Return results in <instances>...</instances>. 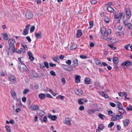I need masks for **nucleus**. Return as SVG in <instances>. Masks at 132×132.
<instances>
[{
  "instance_id": "7",
  "label": "nucleus",
  "mask_w": 132,
  "mask_h": 132,
  "mask_svg": "<svg viewBox=\"0 0 132 132\" xmlns=\"http://www.w3.org/2000/svg\"><path fill=\"white\" fill-rule=\"evenodd\" d=\"M126 15L127 18H129L131 16V13L129 9L128 8H127L125 10Z\"/></svg>"
},
{
  "instance_id": "14",
  "label": "nucleus",
  "mask_w": 132,
  "mask_h": 132,
  "mask_svg": "<svg viewBox=\"0 0 132 132\" xmlns=\"http://www.w3.org/2000/svg\"><path fill=\"white\" fill-rule=\"evenodd\" d=\"M73 63H74L73 66L74 67H76L78 66V60L76 59H74L72 61Z\"/></svg>"
},
{
  "instance_id": "64",
  "label": "nucleus",
  "mask_w": 132,
  "mask_h": 132,
  "mask_svg": "<svg viewBox=\"0 0 132 132\" xmlns=\"http://www.w3.org/2000/svg\"><path fill=\"white\" fill-rule=\"evenodd\" d=\"M40 68L41 69H45V67L43 65H42L41 64H40Z\"/></svg>"
},
{
  "instance_id": "32",
  "label": "nucleus",
  "mask_w": 132,
  "mask_h": 132,
  "mask_svg": "<svg viewBox=\"0 0 132 132\" xmlns=\"http://www.w3.org/2000/svg\"><path fill=\"white\" fill-rule=\"evenodd\" d=\"M77 47V45H73L71 46L70 48V49L71 50H74L75 48Z\"/></svg>"
},
{
  "instance_id": "50",
  "label": "nucleus",
  "mask_w": 132,
  "mask_h": 132,
  "mask_svg": "<svg viewBox=\"0 0 132 132\" xmlns=\"http://www.w3.org/2000/svg\"><path fill=\"white\" fill-rule=\"evenodd\" d=\"M42 120L44 122H46L47 121V118L46 117V116L44 117L43 118H42Z\"/></svg>"
},
{
  "instance_id": "51",
  "label": "nucleus",
  "mask_w": 132,
  "mask_h": 132,
  "mask_svg": "<svg viewBox=\"0 0 132 132\" xmlns=\"http://www.w3.org/2000/svg\"><path fill=\"white\" fill-rule=\"evenodd\" d=\"M81 99H79L78 100V104H83V102L81 101Z\"/></svg>"
},
{
  "instance_id": "43",
  "label": "nucleus",
  "mask_w": 132,
  "mask_h": 132,
  "mask_svg": "<svg viewBox=\"0 0 132 132\" xmlns=\"http://www.w3.org/2000/svg\"><path fill=\"white\" fill-rule=\"evenodd\" d=\"M49 65L51 67H54L56 66V64H53L52 62H50L49 63Z\"/></svg>"
},
{
  "instance_id": "40",
  "label": "nucleus",
  "mask_w": 132,
  "mask_h": 132,
  "mask_svg": "<svg viewBox=\"0 0 132 132\" xmlns=\"http://www.w3.org/2000/svg\"><path fill=\"white\" fill-rule=\"evenodd\" d=\"M3 36L4 39L5 40H8V37L7 34H4Z\"/></svg>"
},
{
  "instance_id": "4",
  "label": "nucleus",
  "mask_w": 132,
  "mask_h": 132,
  "mask_svg": "<svg viewBox=\"0 0 132 132\" xmlns=\"http://www.w3.org/2000/svg\"><path fill=\"white\" fill-rule=\"evenodd\" d=\"M131 62L130 61H126L123 62L122 64V65L123 66H130L132 65Z\"/></svg>"
},
{
  "instance_id": "55",
  "label": "nucleus",
  "mask_w": 132,
  "mask_h": 132,
  "mask_svg": "<svg viewBox=\"0 0 132 132\" xmlns=\"http://www.w3.org/2000/svg\"><path fill=\"white\" fill-rule=\"evenodd\" d=\"M26 38L28 40L29 42H30L31 41V39H30V37L29 36H27L26 37Z\"/></svg>"
},
{
  "instance_id": "25",
  "label": "nucleus",
  "mask_w": 132,
  "mask_h": 132,
  "mask_svg": "<svg viewBox=\"0 0 132 132\" xmlns=\"http://www.w3.org/2000/svg\"><path fill=\"white\" fill-rule=\"evenodd\" d=\"M125 14L124 13L120 12L119 13V17L121 19H123L125 17Z\"/></svg>"
},
{
  "instance_id": "31",
  "label": "nucleus",
  "mask_w": 132,
  "mask_h": 132,
  "mask_svg": "<svg viewBox=\"0 0 132 132\" xmlns=\"http://www.w3.org/2000/svg\"><path fill=\"white\" fill-rule=\"evenodd\" d=\"M101 94L103 96L106 98H108L109 97V96L107 95L104 92H102Z\"/></svg>"
},
{
  "instance_id": "1",
  "label": "nucleus",
  "mask_w": 132,
  "mask_h": 132,
  "mask_svg": "<svg viewBox=\"0 0 132 132\" xmlns=\"http://www.w3.org/2000/svg\"><path fill=\"white\" fill-rule=\"evenodd\" d=\"M25 16L27 19H31L33 17V14L31 11H28L25 15Z\"/></svg>"
},
{
  "instance_id": "27",
  "label": "nucleus",
  "mask_w": 132,
  "mask_h": 132,
  "mask_svg": "<svg viewBox=\"0 0 132 132\" xmlns=\"http://www.w3.org/2000/svg\"><path fill=\"white\" fill-rule=\"evenodd\" d=\"M106 31V29L104 27H102L101 28V31L102 34L104 35Z\"/></svg>"
},
{
  "instance_id": "20",
  "label": "nucleus",
  "mask_w": 132,
  "mask_h": 132,
  "mask_svg": "<svg viewBox=\"0 0 132 132\" xmlns=\"http://www.w3.org/2000/svg\"><path fill=\"white\" fill-rule=\"evenodd\" d=\"M39 97L42 100H43L45 98V96L44 94H40L39 95Z\"/></svg>"
},
{
  "instance_id": "30",
  "label": "nucleus",
  "mask_w": 132,
  "mask_h": 132,
  "mask_svg": "<svg viewBox=\"0 0 132 132\" xmlns=\"http://www.w3.org/2000/svg\"><path fill=\"white\" fill-rule=\"evenodd\" d=\"M104 128V126H103V125L102 124H101L98 127V128L100 130H102Z\"/></svg>"
},
{
  "instance_id": "38",
  "label": "nucleus",
  "mask_w": 132,
  "mask_h": 132,
  "mask_svg": "<svg viewBox=\"0 0 132 132\" xmlns=\"http://www.w3.org/2000/svg\"><path fill=\"white\" fill-rule=\"evenodd\" d=\"M29 90L28 89H25L23 91V94H26L27 93L29 92Z\"/></svg>"
},
{
  "instance_id": "24",
  "label": "nucleus",
  "mask_w": 132,
  "mask_h": 132,
  "mask_svg": "<svg viewBox=\"0 0 132 132\" xmlns=\"http://www.w3.org/2000/svg\"><path fill=\"white\" fill-rule=\"evenodd\" d=\"M41 32L39 31L37 33H36L35 34V35L36 37L38 39H40L41 38Z\"/></svg>"
},
{
  "instance_id": "58",
  "label": "nucleus",
  "mask_w": 132,
  "mask_h": 132,
  "mask_svg": "<svg viewBox=\"0 0 132 132\" xmlns=\"http://www.w3.org/2000/svg\"><path fill=\"white\" fill-rule=\"evenodd\" d=\"M90 27V28H92L93 26V23L92 22H89Z\"/></svg>"
},
{
  "instance_id": "16",
  "label": "nucleus",
  "mask_w": 132,
  "mask_h": 132,
  "mask_svg": "<svg viewBox=\"0 0 132 132\" xmlns=\"http://www.w3.org/2000/svg\"><path fill=\"white\" fill-rule=\"evenodd\" d=\"M118 111L121 114H125V115H126V111L122 109V108L119 109Z\"/></svg>"
},
{
  "instance_id": "11",
  "label": "nucleus",
  "mask_w": 132,
  "mask_h": 132,
  "mask_svg": "<svg viewBox=\"0 0 132 132\" xmlns=\"http://www.w3.org/2000/svg\"><path fill=\"white\" fill-rule=\"evenodd\" d=\"M68 67V66H67ZM64 69L68 71H71L73 70V68L72 66L70 65L68 66V68H64Z\"/></svg>"
},
{
  "instance_id": "9",
  "label": "nucleus",
  "mask_w": 132,
  "mask_h": 132,
  "mask_svg": "<svg viewBox=\"0 0 132 132\" xmlns=\"http://www.w3.org/2000/svg\"><path fill=\"white\" fill-rule=\"evenodd\" d=\"M9 50L11 49L13 52H15L14 44H9Z\"/></svg>"
},
{
  "instance_id": "49",
  "label": "nucleus",
  "mask_w": 132,
  "mask_h": 132,
  "mask_svg": "<svg viewBox=\"0 0 132 132\" xmlns=\"http://www.w3.org/2000/svg\"><path fill=\"white\" fill-rule=\"evenodd\" d=\"M80 57L82 59H85L87 58V56L86 55H80Z\"/></svg>"
},
{
  "instance_id": "52",
  "label": "nucleus",
  "mask_w": 132,
  "mask_h": 132,
  "mask_svg": "<svg viewBox=\"0 0 132 132\" xmlns=\"http://www.w3.org/2000/svg\"><path fill=\"white\" fill-rule=\"evenodd\" d=\"M127 26L129 29H131L132 28V25L130 23H128Z\"/></svg>"
},
{
  "instance_id": "6",
  "label": "nucleus",
  "mask_w": 132,
  "mask_h": 132,
  "mask_svg": "<svg viewBox=\"0 0 132 132\" xmlns=\"http://www.w3.org/2000/svg\"><path fill=\"white\" fill-rule=\"evenodd\" d=\"M28 55L29 56V59H30L31 61H32L34 60V57L33 56V55L30 51H28L27 52Z\"/></svg>"
},
{
  "instance_id": "23",
  "label": "nucleus",
  "mask_w": 132,
  "mask_h": 132,
  "mask_svg": "<svg viewBox=\"0 0 132 132\" xmlns=\"http://www.w3.org/2000/svg\"><path fill=\"white\" fill-rule=\"evenodd\" d=\"M107 10L109 12H112L114 11L113 9L111 6H108L107 8Z\"/></svg>"
},
{
  "instance_id": "62",
  "label": "nucleus",
  "mask_w": 132,
  "mask_h": 132,
  "mask_svg": "<svg viewBox=\"0 0 132 132\" xmlns=\"http://www.w3.org/2000/svg\"><path fill=\"white\" fill-rule=\"evenodd\" d=\"M46 96L47 97H48L51 98H53V97L50 94H46Z\"/></svg>"
},
{
  "instance_id": "13",
  "label": "nucleus",
  "mask_w": 132,
  "mask_h": 132,
  "mask_svg": "<svg viewBox=\"0 0 132 132\" xmlns=\"http://www.w3.org/2000/svg\"><path fill=\"white\" fill-rule=\"evenodd\" d=\"M91 79L89 77L86 78L85 80V83L87 84H89L91 83Z\"/></svg>"
},
{
  "instance_id": "10",
  "label": "nucleus",
  "mask_w": 132,
  "mask_h": 132,
  "mask_svg": "<svg viewBox=\"0 0 132 132\" xmlns=\"http://www.w3.org/2000/svg\"><path fill=\"white\" fill-rule=\"evenodd\" d=\"M48 118L51 119L53 121H54L57 119V117L55 115L52 116V115L49 114L48 115Z\"/></svg>"
},
{
  "instance_id": "41",
  "label": "nucleus",
  "mask_w": 132,
  "mask_h": 132,
  "mask_svg": "<svg viewBox=\"0 0 132 132\" xmlns=\"http://www.w3.org/2000/svg\"><path fill=\"white\" fill-rule=\"evenodd\" d=\"M87 112L88 114H91L92 113H94V111L92 110H88Z\"/></svg>"
},
{
  "instance_id": "28",
  "label": "nucleus",
  "mask_w": 132,
  "mask_h": 132,
  "mask_svg": "<svg viewBox=\"0 0 132 132\" xmlns=\"http://www.w3.org/2000/svg\"><path fill=\"white\" fill-rule=\"evenodd\" d=\"M21 46L23 47L24 49L26 50H27L28 49L27 48L25 44L23 43H21Z\"/></svg>"
},
{
  "instance_id": "44",
  "label": "nucleus",
  "mask_w": 132,
  "mask_h": 132,
  "mask_svg": "<svg viewBox=\"0 0 132 132\" xmlns=\"http://www.w3.org/2000/svg\"><path fill=\"white\" fill-rule=\"evenodd\" d=\"M5 128L7 131V132H11V130L10 129L9 127L8 126H5Z\"/></svg>"
},
{
  "instance_id": "12",
  "label": "nucleus",
  "mask_w": 132,
  "mask_h": 132,
  "mask_svg": "<svg viewBox=\"0 0 132 132\" xmlns=\"http://www.w3.org/2000/svg\"><path fill=\"white\" fill-rule=\"evenodd\" d=\"M9 79L11 81H12L14 82H16L15 78L13 75L10 76L9 77Z\"/></svg>"
},
{
  "instance_id": "26",
  "label": "nucleus",
  "mask_w": 132,
  "mask_h": 132,
  "mask_svg": "<svg viewBox=\"0 0 132 132\" xmlns=\"http://www.w3.org/2000/svg\"><path fill=\"white\" fill-rule=\"evenodd\" d=\"M113 62L114 63L117 64L118 62V60L117 57H114L113 59Z\"/></svg>"
},
{
  "instance_id": "63",
  "label": "nucleus",
  "mask_w": 132,
  "mask_h": 132,
  "mask_svg": "<svg viewBox=\"0 0 132 132\" xmlns=\"http://www.w3.org/2000/svg\"><path fill=\"white\" fill-rule=\"evenodd\" d=\"M62 81L63 82V84H65V80L64 78H63L62 80Z\"/></svg>"
},
{
  "instance_id": "22",
  "label": "nucleus",
  "mask_w": 132,
  "mask_h": 132,
  "mask_svg": "<svg viewBox=\"0 0 132 132\" xmlns=\"http://www.w3.org/2000/svg\"><path fill=\"white\" fill-rule=\"evenodd\" d=\"M114 116L115 117L116 120L120 119L122 118L123 117L122 115L121 114H120V115H117Z\"/></svg>"
},
{
  "instance_id": "21",
  "label": "nucleus",
  "mask_w": 132,
  "mask_h": 132,
  "mask_svg": "<svg viewBox=\"0 0 132 132\" xmlns=\"http://www.w3.org/2000/svg\"><path fill=\"white\" fill-rule=\"evenodd\" d=\"M65 123L68 124L69 125H70L71 124L70 122V120L69 118H66L65 120Z\"/></svg>"
},
{
  "instance_id": "3",
  "label": "nucleus",
  "mask_w": 132,
  "mask_h": 132,
  "mask_svg": "<svg viewBox=\"0 0 132 132\" xmlns=\"http://www.w3.org/2000/svg\"><path fill=\"white\" fill-rule=\"evenodd\" d=\"M19 69L21 72H23L27 71L28 68L26 65L20 66L19 67Z\"/></svg>"
},
{
  "instance_id": "15",
  "label": "nucleus",
  "mask_w": 132,
  "mask_h": 132,
  "mask_svg": "<svg viewBox=\"0 0 132 132\" xmlns=\"http://www.w3.org/2000/svg\"><path fill=\"white\" fill-rule=\"evenodd\" d=\"M80 76L79 75H77L75 77V81L76 82L78 83L80 82Z\"/></svg>"
},
{
  "instance_id": "19",
  "label": "nucleus",
  "mask_w": 132,
  "mask_h": 132,
  "mask_svg": "<svg viewBox=\"0 0 132 132\" xmlns=\"http://www.w3.org/2000/svg\"><path fill=\"white\" fill-rule=\"evenodd\" d=\"M8 43L9 44H14L15 43V41L14 39L12 38L9 40Z\"/></svg>"
},
{
  "instance_id": "54",
  "label": "nucleus",
  "mask_w": 132,
  "mask_h": 132,
  "mask_svg": "<svg viewBox=\"0 0 132 132\" xmlns=\"http://www.w3.org/2000/svg\"><path fill=\"white\" fill-rule=\"evenodd\" d=\"M110 105L112 107H115L116 106V105L115 104L112 102H111L110 103Z\"/></svg>"
},
{
  "instance_id": "61",
  "label": "nucleus",
  "mask_w": 132,
  "mask_h": 132,
  "mask_svg": "<svg viewBox=\"0 0 132 132\" xmlns=\"http://www.w3.org/2000/svg\"><path fill=\"white\" fill-rule=\"evenodd\" d=\"M22 100L23 102H25L26 101V99L25 97H23L22 98Z\"/></svg>"
},
{
  "instance_id": "8",
  "label": "nucleus",
  "mask_w": 132,
  "mask_h": 132,
  "mask_svg": "<svg viewBox=\"0 0 132 132\" xmlns=\"http://www.w3.org/2000/svg\"><path fill=\"white\" fill-rule=\"evenodd\" d=\"M39 106L38 105H33L30 106V109L33 111L39 108Z\"/></svg>"
},
{
  "instance_id": "33",
  "label": "nucleus",
  "mask_w": 132,
  "mask_h": 132,
  "mask_svg": "<svg viewBox=\"0 0 132 132\" xmlns=\"http://www.w3.org/2000/svg\"><path fill=\"white\" fill-rule=\"evenodd\" d=\"M98 116L99 118L102 119H104V118L105 117V116L104 115H102L100 113L98 114Z\"/></svg>"
},
{
  "instance_id": "29",
  "label": "nucleus",
  "mask_w": 132,
  "mask_h": 132,
  "mask_svg": "<svg viewBox=\"0 0 132 132\" xmlns=\"http://www.w3.org/2000/svg\"><path fill=\"white\" fill-rule=\"evenodd\" d=\"M117 107L119 108V109H121L122 108V104L119 102H117Z\"/></svg>"
},
{
  "instance_id": "34",
  "label": "nucleus",
  "mask_w": 132,
  "mask_h": 132,
  "mask_svg": "<svg viewBox=\"0 0 132 132\" xmlns=\"http://www.w3.org/2000/svg\"><path fill=\"white\" fill-rule=\"evenodd\" d=\"M108 46H109L113 50H114L116 48V47H114L113 45H108Z\"/></svg>"
},
{
  "instance_id": "46",
  "label": "nucleus",
  "mask_w": 132,
  "mask_h": 132,
  "mask_svg": "<svg viewBox=\"0 0 132 132\" xmlns=\"http://www.w3.org/2000/svg\"><path fill=\"white\" fill-rule=\"evenodd\" d=\"M35 26H32L30 28V32L31 33L33 32L34 31V30L35 29Z\"/></svg>"
},
{
  "instance_id": "5",
  "label": "nucleus",
  "mask_w": 132,
  "mask_h": 132,
  "mask_svg": "<svg viewBox=\"0 0 132 132\" xmlns=\"http://www.w3.org/2000/svg\"><path fill=\"white\" fill-rule=\"evenodd\" d=\"M76 94L77 95L81 96L82 94V91L81 89H77L75 92Z\"/></svg>"
},
{
  "instance_id": "2",
  "label": "nucleus",
  "mask_w": 132,
  "mask_h": 132,
  "mask_svg": "<svg viewBox=\"0 0 132 132\" xmlns=\"http://www.w3.org/2000/svg\"><path fill=\"white\" fill-rule=\"evenodd\" d=\"M37 113L41 117L39 118V119L42 122V117L45 114V113L42 111L38 110L37 111Z\"/></svg>"
},
{
  "instance_id": "17",
  "label": "nucleus",
  "mask_w": 132,
  "mask_h": 132,
  "mask_svg": "<svg viewBox=\"0 0 132 132\" xmlns=\"http://www.w3.org/2000/svg\"><path fill=\"white\" fill-rule=\"evenodd\" d=\"M82 33L81 31L80 30H78L77 31V33L76 34L77 37L78 38L80 37L82 35Z\"/></svg>"
},
{
  "instance_id": "57",
  "label": "nucleus",
  "mask_w": 132,
  "mask_h": 132,
  "mask_svg": "<svg viewBox=\"0 0 132 132\" xmlns=\"http://www.w3.org/2000/svg\"><path fill=\"white\" fill-rule=\"evenodd\" d=\"M20 50L21 53H26V51H25V50L24 49L21 48Z\"/></svg>"
},
{
  "instance_id": "60",
  "label": "nucleus",
  "mask_w": 132,
  "mask_h": 132,
  "mask_svg": "<svg viewBox=\"0 0 132 132\" xmlns=\"http://www.w3.org/2000/svg\"><path fill=\"white\" fill-rule=\"evenodd\" d=\"M90 2L92 4H94L97 2L96 1L94 0H91L90 1Z\"/></svg>"
},
{
  "instance_id": "39",
  "label": "nucleus",
  "mask_w": 132,
  "mask_h": 132,
  "mask_svg": "<svg viewBox=\"0 0 132 132\" xmlns=\"http://www.w3.org/2000/svg\"><path fill=\"white\" fill-rule=\"evenodd\" d=\"M105 21L106 23H108L110 21L109 18L107 16H105Z\"/></svg>"
},
{
  "instance_id": "48",
  "label": "nucleus",
  "mask_w": 132,
  "mask_h": 132,
  "mask_svg": "<svg viewBox=\"0 0 132 132\" xmlns=\"http://www.w3.org/2000/svg\"><path fill=\"white\" fill-rule=\"evenodd\" d=\"M65 63L68 65H70L71 63V61L70 60H68L67 61L65 62Z\"/></svg>"
},
{
  "instance_id": "45",
  "label": "nucleus",
  "mask_w": 132,
  "mask_h": 132,
  "mask_svg": "<svg viewBox=\"0 0 132 132\" xmlns=\"http://www.w3.org/2000/svg\"><path fill=\"white\" fill-rule=\"evenodd\" d=\"M96 64L97 65L100 66H102V64L101 63L100 60H97L96 62Z\"/></svg>"
},
{
  "instance_id": "35",
  "label": "nucleus",
  "mask_w": 132,
  "mask_h": 132,
  "mask_svg": "<svg viewBox=\"0 0 132 132\" xmlns=\"http://www.w3.org/2000/svg\"><path fill=\"white\" fill-rule=\"evenodd\" d=\"M52 59L53 61L55 62H57V63L59 62V60L57 57H53Z\"/></svg>"
},
{
  "instance_id": "59",
  "label": "nucleus",
  "mask_w": 132,
  "mask_h": 132,
  "mask_svg": "<svg viewBox=\"0 0 132 132\" xmlns=\"http://www.w3.org/2000/svg\"><path fill=\"white\" fill-rule=\"evenodd\" d=\"M122 29V26H119L117 27V29L119 30H121Z\"/></svg>"
},
{
  "instance_id": "37",
  "label": "nucleus",
  "mask_w": 132,
  "mask_h": 132,
  "mask_svg": "<svg viewBox=\"0 0 132 132\" xmlns=\"http://www.w3.org/2000/svg\"><path fill=\"white\" fill-rule=\"evenodd\" d=\"M28 31L26 30V29H25L24 30L23 34L24 35H27L28 34Z\"/></svg>"
},
{
  "instance_id": "47",
  "label": "nucleus",
  "mask_w": 132,
  "mask_h": 132,
  "mask_svg": "<svg viewBox=\"0 0 132 132\" xmlns=\"http://www.w3.org/2000/svg\"><path fill=\"white\" fill-rule=\"evenodd\" d=\"M50 74L54 76H56L55 73L53 71H51L50 72Z\"/></svg>"
},
{
  "instance_id": "36",
  "label": "nucleus",
  "mask_w": 132,
  "mask_h": 132,
  "mask_svg": "<svg viewBox=\"0 0 132 132\" xmlns=\"http://www.w3.org/2000/svg\"><path fill=\"white\" fill-rule=\"evenodd\" d=\"M44 63L45 66L47 68H49V66L47 62L44 61Z\"/></svg>"
},
{
  "instance_id": "53",
  "label": "nucleus",
  "mask_w": 132,
  "mask_h": 132,
  "mask_svg": "<svg viewBox=\"0 0 132 132\" xmlns=\"http://www.w3.org/2000/svg\"><path fill=\"white\" fill-rule=\"evenodd\" d=\"M126 110L127 111L131 110L132 111V106H130L129 107H128L126 108Z\"/></svg>"
},
{
  "instance_id": "56",
  "label": "nucleus",
  "mask_w": 132,
  "mask_h": 132,
  "mask_svg": "<svg viewBox=\"0 0 132 132\" xmlns=\"http://www.w3.org/2000/svg\"><path fill=\"white\" fill-rule=\"evenodd\" d=\"M84 107L83 106H81L79 107V110L80 111H82L84 109Z\"/></svg>"
},
{
  "instance_id": "18",
  "label": "nucleus",
  "mask_w": 132,
  "mask_h": 132,
  "mask_svg": "<svg viewBox=\"0 0 132 132\" xmlns=\"http://www.w3.org/2000/svg\"><path fill=\"white\" fill-rule=\"evenodd\" d=\"M129 123V121L128 120H126L123 121V123L125 126L126 127L128 126Z\"/></svg>"
},
{
  "instance_id": "42",
  "label": "nucleus",
  "mask_w": 132,
  "mask_h": 132,
  "mask_svg": "<svg viewBox=\"0 0 132 132\" xmlns=\"http://www.w3.org/2000/svg\"><path fill=\"white\" fill-rule=\"evenodd\" d=\"M114 122H110L108 125V127L109 128H111L114 125Z\"/></svg>"
}]
</instances>
